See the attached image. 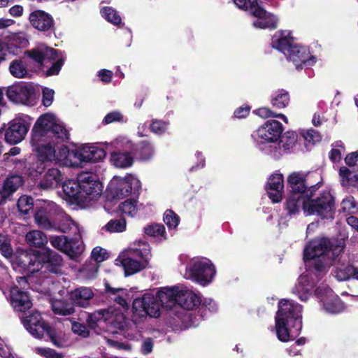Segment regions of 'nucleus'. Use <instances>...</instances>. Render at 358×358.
I'll return each instance as SVG.
<instances>
[{
  "mask_svg": "<svg viewBox=\"0 0 358 358\" xmlns=\"http://www.w3.org/2000/svg\"><path fill=\"white\" fill-rule=\"evenodd\" d=\"M331 242L326 238H317L308 243L304 250L306 265L310 271L318 277L327 273L332 262L337 260L343 250V245L333 250Z\"/></svg>",
  "mask_w": 358,
  "mask_h": 358,
  "instance_id": "obj_1",
  "label": "nucleus"
},
{
  "mask_svg": "<svg viewBox=\"0 0 358 358\" xmlns=\"http://www.w3.org/2000/svg\"><path fill=\"white\" fill-rule=\"evenodd\" d=\"M303 194H293L290 195L286 202V208L289 214H294L299 211L301 204L308 215H317L322 218H333L334 201L332 195L328 192H323L320 196L312 199Z\"/></svg>",
  "mask_w": 358,
  "mask_h": 358,
  "instance_id": "obj_2",
  "label": "nucleus"
},
{
  "mask_svg": "<svg viewBox=\"0 0 358 358\" xmlns=\"http://www.w3.org/2000/svg\"><path fill=\"white\" fill-rule=\"evenodd\" d=\"M150 248L145 241H137L124 250L118 257L126 275L135 274L146 267L150 259Z\"/></svg>",
  "mask_w": 358,
  "mask_h": 358,
  "instance_id": "obj_3",
  "label": "nucleus"
},
{
  "mask_svg": "<svg viewBox=\"0 0 358 358\" xmlns=\"http://www.w3.org/2000/svg\"><path fill=\"white\" fill-rule=\"evenodd\" d=\"M68 131L60 124L55 116L50 113L41 115L32 129V137L34 143L43 138H55L64 141L69 139Z\"/></svg>",
  "mask_w": 358,
  "mask_h": 358,
  "instance_id": "obj_4",
  "label": "nucleus"
},
{
  "mask_svg": "<svg viewBox=\"0 0 358 358\" xmlns=\"http://www.w3.org/2000/svg\"><path fill=\"white\" fill-rule=\"evenodd\" d=\"M62 141L55 138H43L38 142L34 143L31 138V145L37 152V157L40 161L53 162L62 161L66 159L69 155V148Z\"/></svg>",
  "mask_w": 358,
  "mask_h": 358,
  "instance_id": "obj_5",
  "label": "nucleus"
},
{
  "mask_svg": "<svg viewBox=\"0 0 358 358\" xmlns=\"http://www.w3.org/2000/svg\"><path fill=\"white\" fill-rule=\"evenodd\" d=\"M132 309L131 320L136 325L145 322L148 316L158 317L160 315V304L156 296L148 293L134 299Z\"/></svg>",
  "mask_w": 358,
  "mask_h": 358,
  "instance_id": "obj_6",
  "label": "nucleus"
},
{
  "mask_svg": "<svg viewBox=\"0 0 358 358\" xmlns=\"http://www.w3.org/2000/svg\"><path fill=\"white\" fill-rule=\"evenodd\" d=\"M22 323L26 329L35 338H42L45 333L57 347H62V343L57 337L54 329L45 322L38 311H32L29 315L22 319Z\"/></svg>",
  "mask_w": 358,
  "mask_h": 358,
  "instance_id": "obj_7",
  "label": "nucleus"
},
{
  "mask_svg": "<svg viewBox=\"0 0 358 358\" xmlns=\"http://www.w3.org/2000/svg\"><path fill=\"white\" fill-rule=\"evenodd\" d=\"M234 3L241 9H251L252 14L257 17L253 22V26L260 29H275L278 20L273 15L267 13L258 6L257 0H233Z\"/></svg>",
  "mask_w": 358,
  "mask_h": 358,
  "instance_id": "obj_8",
  "label": "nucleus"
},
{
  "mask_svg": "<svg viewBox=\"0 0 358 358\" xmlns=\"http://www.w3.org/2000/svg\"><path fill=\"white\" fill-rule=\"evenodd\" d=\"M215 274V269L208 259H198L186 268L184 275L187 279L193 280L202 285L211 282Z\"/></svg>",
  "mask_w": 358,
  "mask_h": 358,
  "instance_id": "obj_9",
  "label": "nucleus"
},
{
  "mask_svg": "<svg viewBox=\"0 0 358 358\" xmlns=\"http://www.w3.org/2000/svg\"><path fill=\"white\" fill-rule=\"evenodd\" d=\"M141 187V182L131 175L125 178L114 177L108 185V189L114 198L122 199L130 195L133 190Z\"/></svg>",
  "mask_w": 358,
  "mask_h": 358,
  "instance_id": "obj_10",
  "label": "nucleus"
},
{
  "mask_svg": "<svg viewBox=\"0 0 358 358\" xmlns=\"http://www.w3.org/2000/svg\"><path fill=\"white\" fill-rule=\"evenodd\" d=\"M60 213L62 209L55 203L44 201L35 213V223L43 229L52 230L55 228V222L52 220V217Z\"/></svg>",
  "mask_w": 358,
  "mask_h": 358,
  "instance_id": "obj_11",
  "label": "nucleus"
},
{
  "mask_svg": "<svg viewBox=\"0 0 358 358\" xmlns=\"http://www.w3.org/2000/svg\"><path fill=\"white\" fill-rule=\"evenodd\" d=\"M80 182V198L81 200H93L97 198L102 192L101 183L96 177L87 173L79 176Z\"/></svg>",
  "mask_w": 358,
  "mask_h": 358,
  "instance_id": "obj_12",
  "label": "nucleus"
},
{
  "mask_svg": "<svg viewBox=\"0 0 358 358\" xmlns=\"http://www.w3.org/2000/svg\"><path fill=\"white\" fill-rule=\"evenodd\" d=\"M301 310L302 307L292 301L288 300H281L278 305V311L275 318H279L285 320L289 319H295L297 322L299 329L301 327Z\"/></svg>",
  "mask_w": 358,
  "mask_h": 358,
  "instance_id": "obj_13",
  "label": "nucleus"
},
{
  "mask_svg": "<svg viewBox=\"0 0 358 358\" xmlns=\"http://www.w3.org/2000/svg\"><path fill=\"white\" fill-rule=\"evenodd\" d=\"M115 317L114 309H101L90 314L87 319V323L90 328L100 334L99 329L104 328L106 324H113Z\"/></svg>",
  "mask_w": 358,
  "mask_h": 358,
  "instance_id": "obj_14",
  "label": "nucleus"
},
{
  "mask_svg": "<svg viewBox=\"0 0 358 358\" xmlns=\"http://www.w3.org/2000/svg\"><path fill=\"white\" fill-rule=\"evenodd\" d=\"M282 131L280 122L268 120L257 130V134L259 138L265 142H274L278 139Z\"/></svg>",
  "mask_w": 358,
  "mask_h": 358,
  "instance_id": "obj_15",
  "label": "nucleus"
},
{
  "mask_svg": "<svg viewBox=\"0 0 358 358\" xmlns=\"http://www.w3.org/2000/svg\"><path fill=\"white\" fill-rule=\"evenodd\" d=\"M75 157L83 162H97L105 158L106 152L96 146L84 145L76 151Z\"/></svg>",
  "mask_w": 358,
  "mask_h": 358,
  "instance_id": "obj_16",
  "label": "nucleus"
},
{
  "mask_svg": "<svg viewBox=\"0 0 358 358\" xmlns=\"http://www.w3.org/2000/svg\"><path fill=\"white\" fill-rule=\"evenodd\" d=\"M33 87L28 84L13 85L6 90L8 98L16 103H26L33 94Z\"/></svg>",
  "mask_w": 358,
  "mask_h": 358,
  "instance_id": "obj_17",
  "label": "nucleus"
},
{
  "mask_svg": "<svg viewBox=\"0 0 358 358\" xmlns=\"http://www.w3.org/2000/svg\"><path fill=\"white\" fill-rule=\"evenodd\" d=\"M293 194H303L306 197H313V192L317 189V185H313L307 191L305 178L303 173L294 172L287 178Z\"/></svg>",
  "mask_w": 358,
  "mask_h": 358,
  "instance_id": "obj_18",
  "label": "nucleus"
},
{
  "mask_svg": "<svg viewBox=\"0 0 358 358\" xmlns=\"http://www.w3.org/2000/svg\"><path fill=\"white\" fill-rule=\"evenodd\" d=\"M28 131L26 124L21 120L10 122L6 131L5 139L10 144H16L22 141Z\"/></svg>",
  "mask_w": 358,
  "mask_h": 358,
  "instance_id": "obj_19",
  "label": "nucleus"
},
{
  "mask_svg": "<svg viewBox=\"0 0 358 358\" xmlns=\"http://www.w3.org/2000/svg\"><path fill=\"white\" fill-rule=\"evenodd\" d=\"M10 303L16 311L25 312L32 306V302L27 292L14 287L10 290Z\"/></svg>",
  "mask_w": 358,
  "mask_h": 358,
  "instance_id": "obj_20",
  "label": "nucleus"
},
{
  "mask_svg": "<svg viewBox=\"0 0 358 358\" xmlns=\"http://www.w3.org/2000/svg\"><path fill=\"white\" fill-rule=\"evenodd\" d=\"M342 256L337 258V260L332 262L337 263L334 271V276L338 281H345L353 278L358 280V268L348 262H341Z\"/></svg>",
  "mask_w": 358,
  "mask_h": 358,
  "instance_id": "obj_21",
  "label": "nucleus"
},
{
  "mask_svg": "<svg viewBox=\"0 0 358 358\" xmlns=\"http://www.w3.org/2000/svg\"><path fill=\"white\" fill-rule=\"evenodd\" d=\"M283 188L282 175L279 173L271 175L268 181L267 192L273 203H278L282 200Z\"/></svg>",
  "mask_w": 358,
  "mask_h": 358,
  "instance_id": "obj_22",
  "label": "nucleus"
},
{
  "mask_svg": "<svg viewBox=\"0 0 358 358\" xmlns=\"http://www.w3.org/2000/svg\"><path fill=\"white\" fill-rule=\"evenodd\" d=\"M25 54L40 64H42L45 61L55 59L57 57V51L45 45H40L31 50L27 51Z\"/></svg>",
  "mask_w": 358,
  "mask_h": 358,
  "instance_id": "obj_23",
  "label": "nucleus"
},
{
  "mask_svg": "<svg viewBox=\"0 0 358 358\" xmlns=\"http://www.w3.org/2000/svg\"><path fill=\"white\" fill-rule=\"evenodd\" d=\"M31 25L39 31H48L53 27V19L47 13L43 10H35L29 15Z\"/></svg>",
  "mask_w": 358,
  "mask_h": 358,
  "instance_id": "obj_24",
  "label": "nucleus"
},
{
  "mask_svg": "<svg viewBox=\"0 0 358 358\" xmlns=\"http://www.w3.org/2000/svg\"><path fill=\"white\" fill-rule=\"evenodd\" d=\"M286 56L289 60L294 64L297 69L302 64L311 65L315 62L314 57H310L309 52L303 47L294 45Z\"/></svg>",
  "mask_w": 358,
  "mask_h": 358,
  "instance_id": "obj_25",
  "label": "nucleus"
},
{
  "mask_svg": "<svg viewBox=\"0 0 358 358\" xmlns=\"http://www.w3.org/2000/svg\"><path fill=\"white\" fill-rule=\"evenodd\" d=\"M200 298L191 290L178 287L177 304L185 309L191 310L200 304Z\"/></svg>",
  "mask_w": 358,
  "mask_h": 358,
  "instance_id": "obj_26",
  "label": "nucleus"
},
{
  "mask_svg": "<svg viewBox=\"0 0 358 358\" xmlns=\"http://www.w3.org/2000/svg\"><path fill=\"white\" fill-rule=\"evenodd\" d=\"M272 47L282 52L285 56L294 48V39L288 31H282L275 34L272 39Z\"/></svg>",
  "mask_w": 358,
  "mask_h": 358,
  "instance_id": "obj_27",
  "label": "nucleus"
},
{
  "mask_svg": "<svg viewBox=\"0 0 358 358\" xmlns=\"http://www.w3.org/2000/svg\"><path fill=\"white\" fill-rule=\"evenodd\" d=\"M62 180L60 171L56 168L49 169L39 182V187L43 189H50L57 187Z\"/></svg>",
  "mask_w": 358,
  "mask_h": 358,
  "instance_id": "obj_28",
  "label": "nucleus"
},
{
  "mask_svg": "<svg viewBox=\"0 0 358 358\" xmlns=\"http://www.w3.org/2000/svg\"><path fill=\"white\" fill-rule=\"evenodd\" d=\"M178 287H166L157 293L156 298L161 307L171 308L177 303Z\"/></svg>",
  "mask_w": 358,
  "mask_h": 358,
  "instance_id": "obj_29",
  "label": "nucleus"
},
{
  "mask_svg": "<svg viewBox=\"0 0 358 358\" xmlns=\"http://www.w3.org/2000/svg\"><path fill=\"white\" fill-rule=\"evenodd\" d=\"M73 302L82 307H87L90 301L94 297L92 289L87 287H81L72 291L70 294Z\"/></svg>",
  "mask_w": 358,
  "mask_h": 358,
  "instance_id": "obj_30",
  "label": "nucleus"
},
{
  "mask_svg": "<svg viewBox=\"0 0 358 358\" xmlns=\"http://www.w3.org/2000/svg\"><path fill=\"white\" fill-rule=\"evenodd\" d=\"M311 288L312 285L310 283L308 276L301 275L292 289V293L296 295L301 301H306L311 294Z\"/></svg>",
  "mask_w": 358,
  "mask_h": 358,
  "instance_id": "obj_31",
  "label": "nucleus"
},
{
  "mask_svg": "<svg viewBox=\"0 0 358 358\" xmlns=\"http://www.w3.org/2000/svg\"><path fill=\"white\" fill-rule=\"evenodd\" d=\"M322 303L324 309L329 313H339L345 309V306L339 297L331 291L327 292V296L322 299Z\"/></svg>",
  "mask_w": 358,
  "mask_h": 358,
  "instance_id": "obj_32",
  "label": "nucleus"
},
{
  "mask_svg": "<svg viewBox=\"0 0 358 358\" xmlns=\"http://www.w3.org/2000/svg\"><path fill=\"white\" fill-rule=\"evenodd\" d=\"M45 255L47 259L44 262L42 267L45 270H48L50 273H60L61 266L62 264V257L50 249L46 250Z\"/></svg>",
  "mask_w": 358,
  "mask_h": 358,
  "instance_id": "obj_33",
  "label": "nucleus"
},
{
  "mask_svg": "<svg viewBox=\"0 0 358 358\" xmlns=\"http://www.w3.org/2000/svg\"><path fill=\"white\" fill-rule=\"evenodd\" d=\"M339 174L343 186H355L358 184V164L352 168L341 167Z\"/></svg>",
  "mask_w": 358,
  "mask_h": 358,
  "instance_id": "obj_34",
  "label": "nucleus"
},
{
  "mask_svg": "<svg viewBox=\"0 0 358 358\" xmlns=\"http://www.w3.org/2000/svg\"><path fill=\"white\" fill-rule=\"evenodd\" d=\"M27 243L32 248H41L48 242L47 236L40 230H31L25 236Z\"/></svg>",
  "mask_w": 358,
  "mask_h": 358,
  "instance_id": "obj_35",
  "label": "nucleus"
},
{
  "mask_svg": "<svg viewBox=\"0 0 358 358\" xmlns=\"http://www.w3.org/2000/svg\"><path fill=\"white\" fill-rule=\"evenodd\" d=\"M22 184V177L19 176H13L8 178L0 191L3 199L8 198L13 192H15L19 187Z\"/></svg>",
  "mask_w": 358,
  "mask_h": 358,
  "instance_id": "obj_36",
  "label": "nucleus"
},
{
  "mask_svg": "<svg viewBox=\"0 0 358 358\" xmlns=\"http://www.w3.org/2000/svg\"><path fill=\"white\" fill-rule=\"evenodd\" d=\"M9 71L17 78H26L29 76L27 65L22 59L12 61L9 65Z\"/></svg>",
  "mask_w": 358,
  "mask_h": 358,
  "instance_id": "obj_37",
  "label": "nucleus"
},
{
  "mask_svg": "<svg viewBox=\"0 0 358 358\" xmlns=\"http://www.w3.org/2000/svg\"><path fill=\"white\" fill-rule=\"evenodd\" d=\"M59 215H61V220L57 224L55 223V228L52 230L59 231L62 233H67L69 231L76 232L78 231V226L69 216L63 214L62 213Z\"/></svg>",
  "mask_w": 358,
  "mask_h": 358,
  "instance_id": "obj_38",
  "label": "nucleus"
},
{
  "mask_svg": "<svg viewBox=\"0 0 358 358\" xmlns=\"http://www.w3.org/2000/svg\"><path fill=\"white\" fill-rule=\"evenodd\" d=\"M110 162L115 167L127 168L132 165L133 158L127 152H113L110 156Z\"/></svg>",
  "mask_w": 358,
  "mask_h": 358,
  "instance_id": "obj_39",
  "label": "nucleus"
},
{
  "mask_svg": "<svg viewBox=\"0 0 358 358\" xmlns=\"http://www.w3.org/2000/svg\"><path fill=\"white\" fill-rule=\"evenodd\" d=\"M62 189L67 196L81 200V198H80V182L79 179L78 181L74 180H66L62 185Z\"/></svg>",
  "mask_w": 358,
  "mask_h": 358,
  "instance_id": "obj_40",
  "label": "nucleus"
},
{
  "mask_svg": "<svg viewBox=\"0 0 358 358\" xmlns=\"http://www.w3.org/2000/svg\"><path fill=\"white\" fill-rule=\"evenodd\" d=\"M298 136L295 131H287L281 136L279 141L280 148H282L285 151L292 149L297 141Z\"/></svg>",
  "mask_w": 358,
  "mask_h": 358,
  "instance_id": "obj_41",
  "label": "nucleus"
},
{
  "mask_svg": "<svg viewBox=\"0 0 358 358\" xmlns=\"http://www.w3.org/2000/svg\"><path fill=\"white\" fill-rule=\"evenodd\" d=\"M52 309L55 314L60 315H69L74 313L73 306L62 300L53 301Z\"/></svg>",
  "mask_w": 358,
  "mask_h": 358,
  "instance_id": "obj_42",
  "label": "nucleus"
},
{
  "mask_svg": "<svg viewBox=\"0 0 358 358\" xmlns=\"http://www.w3.org/2000/svg\"><path fill=\"white\" fill-rule=\"evenodd\" d=\"M138 201L135 199H127L118 206V211L130 217H134L138 212Z\"/></svg>",
  "mask_w": 358,
  "mask_h": 358,
  "instance_id": "obj_43",
  "label": "nucleus"
},
{
  "mask_svg": "<svg viewBox=\"0 0 358 358\" xmlns=\"http://www.w3.org/2000/svg\"><path fill=\"white\" fill-rule=\"evenodd\" d=\"M49 241L55 248L60 251L67 252L71 248L70 242L65 236H51Z\"/></svg>",
  "mask_w": 358,
  "mask_h": 358,
  "instance_id": "obj_44",
  "label": "nucleus"
},
{
  "mask_svg": "<svg viewBox=\"0 0 358 358\" xmlns=\"http://www.w3.org/2000/svg\"><path fill=\"white\" fill-rule=\"evenodd\" d=\"M285 320L275 318V329L278 339L282 342H287L290 339L289 331L286 326Z\"/></svg>",
  "mask_w": 358,
  "mask_h": 358,
  "instance_id": "obj_45",
  "label": "nucleus"
},
{
  "mask_svg": "<svg viewBox=\"0 0 358 358\" xmlns=\"http://www.w3.org/2000/svg\"><path fill=\"white\" fill-rule=\"evenodd\" d=\"M289 102V94L285 90H280L278 94L271 99V103L274 107L281 109L285 108Z\"/></svg>",
  "mask_w": 358,
  "mask_h": 358,
  "instance_id": "obj_46",
  "label": "nucleus"
},
{
  "mask_svg": "<svg viewBox=\"0 0 358 358\" xmlns=\"http://www.w3.org/2000/svg\"><path fill=\"white\" fill-rule=\"evenodd\" d=\"M126 225L124 219L112 220L103 228L110 233H118L124 231L126 229Z\"/></svg>",
  "mask_w": 358,
  "mask_h": 358,
  "instance_id": "obj_47",
  "label": "nucleus"
},
{
  "mask_svg": "<svg viewBox=\"0 0 358 358\" xmlns=\"http://www.w3.org/2000/svg\"><path fill=\"white\" fill-rule=\"evenodd\" d=\"M99 264L93 261L86 263L81 269V273L87 279H92L96 277L99 269Z\"/></svg>",
  "mask_w": 358,
  "mask_h": 358,
  "instance_id": "obj_48",
  "label": "nucleus"
},
{
  "mask_svg": "<svg viewBox=\"0 0 358 358\" xmlns=\"http://www.w3.org/2000/svg\"><path fill=\"white\" fill-rule=\"evenodd\" d=\"M36 257L34 255L27 252H21L18 255V262L24 268H29L31 266L35 265Z\"/></svg>",
  "mask_w": 358,
  "mask_h": 358,
  "instance_id": "obj_49",
  "label": "nucleus"
},
{
  "mask_svg": "<svg viewBox=\"0 0 358 358\" xmlns=\"http://www.w3.org/2000/svg\"><path fill=\"white\" fill-rule=\"evenodd\" d=\"M144 231L147 235L154 237H164V239H166L164 236L165 234V228L163 225L159 224H154L150 226H148L144 229Z\"/></svg>",
  "mask_w": 358,
  "mask_h": 358,
  "instance_id": "obj_50",
  "label": "nucleus"
},
{
  "mask_svg": "<svg viewBox=\"0 0 358 358\" xmlns=\"http://www.w3.org/2000/svg\"><path fill=\"white\" fill-rule=\"evenodd\" d=\"M101 14L106 18V20L114 24L117 25L121 23L122 20L120 16L112 8H104L101 10Z\"/></svg>",
  "mask_w": 358,
  "mask_h": 358,
  "instance_id": "obj_51",
  "label": "nucleus"
},
{
  "mask_svg": "<svg viewBox=\"0 0 358 358\" xmlns=\"http://www.w3.org/2000/svg\"><path fill=\"white\" fill-rule=\"evenodd\" d=\"M33 206V199L31 196H22L18 199V208L20 211L24 214L27 213L31 209H32Z\"/></svg>",
  "mask_w": 358,
  "mask_h": 358,
  "instance_id": "obj_52",
  "label": "nucleus"
},
{
  "mask_svg": "<svg viewBox=\"0 0 358 358\" xmlns=\"http://www.w3.org/2000/svg\"><path fill=\"white\" fill-rule=\"evenodd\" d=\"M164 222L170 229H175L179 223V217L171 210H167L164 215Z\"/></svg>",
  "mask_w": 358,
  "mask_h": 358,
  "instance_id": "obj_53",
  "label": "nucleus"
},
{
  "mask_svg": "<svg viewBox=\"0 0 358 358\" xmlns=\"http://www.w3.org/2000/svg\"><path fill=\"white\" fill-rule=\"evenodd\" d=\"M257 114L262 118H268V117H280L286 123H287V118L283 114H276L273 112L270 108L266 107L260 108L257 110Z\"/></svg>",
  "mask_w": 358,
  "mask_h": 358,
  "instance_id": "obj_54",
  "label": "nucleus"
},
{
  "mask_svg": "<svg viewBox=\"0 0 358 358\" xmlns=\"http://www.w3.org/2000/svg\"><path fill=\"white\" fill-rule=\"evenodd\" d=\"M153 154V148L150 143L143 142L141 144V147L139 148V157L142 160H148L150 159Z\"/></svg>",
  "mask_w": 358,
  "mask_h": 358,
  "instance_id": "obj_55",
  "label": "nucleus"
},
{
  "mask_svg": "<svg viewBox=\"0 0 358 358\" xmlns=\"http://www.w3.org/2000/svg\"><path fill=\"white\" fill-rule=\"evenodd\" d=\"M306 343V339L301 338L292 344L287 349V353L291 357H296L301 355V347Z\"/></svg>",
  "mask_w": 358,
  "mask_h": 358,
  "instance_id": "obj_56",
  "label": "nucleus"
},
{
  "mask_svg": "<svg viewBox=\"0 0 358 358\" xmlns=\"http://www.w3.org/2000/svg\"><path fill=\"white\" fill-rule=\"evenodd\" d=\"M35 352L45 358H63V355L62 354L48 348L37 347L35 348Z\"/></svg>",
  "mask_w": 358,
  "mask_h": 358,
  "instance_id": "obj_57",
  "label": "nucleus"
},
{
  "mask_svg": "<svg viewBox=\"0 0 358 358\" xmlns=\"http://www.w3.org/2000/svg\"><path fill=\"white\" fill-rule=\"evenodd\" d=\"M106 251L101 247H96L92 251V258L93 262H96L98 264L99 262L104 261L106 259Z\"/></svg>",
  "mask_w": 358,
  "mask_h": 358,
  "instance_id": "obj_58",
  "label": "nucleus"
},
{
  "mask_svg": "<svg viewBox=\"0 0 358 358\" xmlns=\"http://www.w3.org/2000/svg\"><path fill=\"white\" fill-rule=\"evenodd\" d=\"M0 250L5 257L11 255L13 251L8 238L2 234H0Z\"/></svg>",
  "mask_w": 358,
  "mask_h": 358,
  "instance_id": "obj_59",
  "label": "nucleus"
},
{
  "mask_svg": "<svg viewBox=\"0 0 358 358\" xmlns=\"http://www.w3.org/2000/svg\"><path fill=\"white\" fill-rule=\"evenodd\" d=\"M341 208L343 212L353 213L356 208L355 199L352 196L344 199L341 202Z\"/></svg>",
  "mask_w": 358,
  "mask_h": 358,
  "instance_id": "obj_60",
  "label": "nucleus"
},
{
  "mask_svg": "<svg viewBox=\"0 0 358 358\" xmlns=\"http://www.w3.org/2000/svg\"><path fill=\"white\" fill-rule=\"evenodd\" d=\"M71 329L75 334L79 336L83 337H87L89 336V330L87 327L81 323L76 322H73L72 324Z\"/></svg>",
  "mask_w": 358,
  "mask_h": 358,
  "instance_id": "obj_61",
  "label": "nucleus"
},
{
  "mask_svg": "<svg viewBox=\"0 0 358 358\" xmlns=\"http://www.w3.org/2000/svg\"><path fill=\"white\" fill-rule=\"evenodd\" d=\"M123 116L122 115L118 112V111H113L109 113H108L103 120V123L105 124H110L113 122H121L122 121Z\"/></svg>",
  "mask_w": 358,
  "mask_h": 358,
  "instance_id": "obj_62",
  "label": "nucleus"
},
{
  "mask_svg": "<svg viewBox=\"0 0 358 358\" xmlns=\"http://www.w3.org/2000/svg\"><path fill=\"white\" fill-rule=\"evenodd\" d=\"M166 127L167 124L161 120H154L150 125L151 130L158 135L163 134Z\"/></svg>",
  "mask_w": 358,
  "mask_h": 358,
  "instance_id": "obj_63",
  "label": "nucleus"
},
{
  "mask_svg": "<svg viewBox=\"0 0 358 358\" xmlns=\"http://www.w3.org/2000/svg\"><path fill=\"white\" fill-rule=\"evenodd\" d=\"M303 137L307 141L313 143L319 142L321 139L319 133L315 130H308L303 134Z\"/></svg>",
  "mask_w": 358,
  "mask_h": 358,
  "instance_id": "obj_64",
  "label": "nucleus"
}]
</instances>
